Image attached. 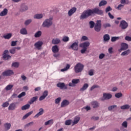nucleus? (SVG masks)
Returning a JSON list of instances; mask_svg holds the SVG:
<instances>
[{
	"instance_id": "1",
	"label": "nucleus",
	"mask_w": 131,
	"mask_h": 131,
	"mask_svg": "<svg viewBox=\"0 0 131 131\" xmlns=\"http://www.w3.org/2000/svg\"><path fill=\"white\" fill-rule=\"evenodd\" d=\"M103 10H100L98 8H95L93 9H88L83 12L80 16V19L81 20L86 19V18H89L90 16H93L95 14L97 15H103Z\"/></svg>"
},
{
	"instance_id": "2",
	"label": "nucleus",
	"mask_w": 131,
	"mask_h": 131,
	"mask_svg": "<svg viewBox=\"0 0 131 131\" xmlns=\"http://www.w3.org/2000/svg\"><path fill=\"white\" fill-rule=\"evenodd\" d=\"M90 45V43L89 41L84 42L80 44V48H82V49L80 50L82 54L85 53V52L86 50H88V48H89Z\"/></svg>"
},
{
	"instance_id": "3",
	"label": "nucleus",
	"mask_w": 131,
	"mask_h": 131,
	"mask_svg": "<svg viewBox=\"0 0 131 131\" xmlns=\"http://www.w3.org/2000/svg\"><path fill=\"white\" fill-rule=\"evenodd\" d=\"M53 25V18L50 17L49 19H46L42 23V26L43 27H47L49 28Z\"/></svg>"
},
{
	"instance_id": "4",
	"label": "nucleus",
	"mask_w": 131,
	"mask_h": 131,
	"mask_svg": "<svg viewBox=\"0 0 131 131\" xmlns=\"http://www.w3.org/2000/svg\"><path fill=\"white\" fill-rule=\"evenodd\" d=\"M83 68H84V66L81 64V63L79 62L75 66L74 69L75 70V72L76 73H79L83 70Z\"/></svg>"
},
{
	"instance_id": "5",
	"label": "nucleus",
	"mask_w": 131,
	"mask_h": 131,
	"mask_svg": "<svg viewBox=\"0 0 131 131\" xmlns=\"http://www.w3.org/2000/svg\"><path fill=\"white\" fill-rule=\"evenodd\" d=\"M102 29V21L101 20H97L95 25L94 26V30L96 31V32H100L101 31V29Z\"/></svg>"
},
{
	"instance_id": "6",
	"label": "nucleus",
	"mask_w": 131,
	"mask_h": 131,
	"mask_svg": "<svg viewBox=\"0 0 131 131\" xmlns=\"http://www.w3.org/2000/svg\"><path fill=\"white\" fill-rule=\"evenodd\" d=\"M57 88H59L60 90H67L68 89V88L67 87L68 86V85H66L65 83L64 82H58L57 84Z\"/></svg>"
},
{
	"instance_id": "7",
	"label": "nucleus",
	"mask_w": 131,
	"mask_h": 131,
	"mask_svg": "<svg viewBox=\"0 0 131 131\" xmlns=\"http://www.w3.org/2000/svg\"><path fill=\"white\" fill-rule=\"evenodd\" d=\"M14 74V72L13 70H6L2 73V75L3 76H11Z\"/></svg>"
},
{
	"instance_id": "8",
	"label": "nucleus",
	"mask_w": 131,
	"mask_h": 131,
	"mask_svg": "<svg viewBox=\"0 0 131 131\" xmlns=\"http://www.w3.org/2000/svg\"><path fill=\"white\" fill-rule=\"evenodd\" d=\"M112 98V95L109 93H103V97L100 98L101 101H104L105 100H109Z\"/></svg>"
},
{
	"instance_id": "9",
	"label": "nucleus",
	"mask_w": 131,
	"mask_h": 131,
	"mask_svg": "<svg viewBox=\"0 0 131 131\" xmlns=\"http://www.w3.org/2000/svg\"><path fill=\"white\" fill-rule=\"evenodd\" d=\"M128 27V24L125 20H123L121 21L120 24V27H121V29L124 30L126 29L127 27Z\"/></svg>"
},
{
	"instance_id": "10",
	"label": "nucleus",
	"mask_w": 131,
	"mask_h": 131,
	"mask_svg": "<svg viewBox=\"0 0 131 131\" xmlns=\"http://www.w3.org/2000/svg\"><path fill=\"white\" fill-rule=\"evenodd\" d=\"M73 51H78V42H74L69 48Z\"/></svg>"
},
{
	"instance_id": "11",
	"label": "nucleus",
	"mask_w": 131,
	"mask_h": 131,
	"mask_svg": "<svg viewBox=\"0 0 131 131\" xmlns=\"http://www.w3.org/2000/svg\"><path fill=\"white\" fill-rule=\"evenodd\" d=\"M7 54H9V50H5L3 53V58L4 60H9V59H11V56L7 55Z\"/></svg>"
},
{
	"instance_id": "12",
	"label": "nucleus",
	"mask_w": 131,
	"mask_h": 131,
	"mask_svg": "<svg viewBox=\"0 0 131 131\" xmlns=\"http://www.w3.org/2000/svg\"><path fill=\"white\" fill-rule=\"evenodd\" d=\"M128 49V45L126 43H122L121 44V49L119 50V52H121V51H125Z\"/></svg>"
},
{
	"instance_id": "13",
	"label": "nucleus",
	"mask_w": 131,
	"mask_h": 131,
	"mask_svg": "<svg viewBox=\"0 0 131 131\" xmlns=\"http://www.w3.org/2000/svg\"><path fill=\"white\" fill-rule=\"evenodd\" d=\"M45 113V111L43 110V108H40L39 109V112L37 113L34 117V118H38L39 116L42 115Z\"/></svg>"
},
{
	"instance_id": "14",
	"label": "nucleus",
	"mask_w": 131,
	"mask_h": 131,
	"mask_svg": "<svg viewBox=\"0 0 131 131\" xmlns=\"http://www.w3.org/2000/svg\"><path fill=\"white\" fill-rule=\"evenodd\" d=\"M92 107L94 109L96 108H99L100 106V104L97 101H93L91 103Z\"/></svg>"
},
{
	"instance_id": "15",
	"label": "nucleus",
	"mask_w": 131,
	"mask_h": 131,
	"mask_svg": "<svg viewBox=\"0 0 131 131\" xmlns=\"http://www.w3.org/2000/svg\"><path fill=\"white\" fill-rule=\"evenodd\" d=\"M76 11H77V8H76V7H73L68 11V16H69V17L71 16V15L73 14H74V13H75Z\"/></svg>"
},
{
	"instance_id": "16",
	"label": "nucleus",
	"mask_w": 131,
	"mask_h": 131,
	"mask_svg": "<svg viewBox=\"0 0 131 131\" xmlns=\"http://www.w3.org/2000/svg\"><path fill=\"white\" fill-rule=\"evenodd\" d=\"M43 45V42L41 41H38L34 44V47L37 49V50H40V48Z\"/></svg>"
},
{
	"instance_id": "17",
	"label": "nucleus",
	"mask_w": 131,
	"mask_h": 131,
	"mask_svg": "<svg viewBox=\"0 0 131 131\" xmlns=\"http://www.w3.org/2000/svg\"><path fill=\"white\" fill-rule=\"evenodd\" d=\"M79 120H80V117L76 116L74 119V121L72 123V126L75 125V124H77L79 122Z\"/></svg>"
},
{
	"instance_id": "18",
	"label": "nucleus",
	"mask_w": 131,
	"mask_h": 131,
	"mask_svg": "<svg viewBox=\"0 0 131 131\" xmlns=\"http://www.w3.org/2000/svg\"><path fill=\"white\" fill-rule=\"evenodd\" d=\"M69 104V101L66 99H64L61 103L60 106L61 107V108H64V107H66V106H68Z\"/></svg>"
},
{
	"instance_id": "19",
	"label": "nucleus",
	"mask_w": 131,
	"mask_h": 131,
	"mask_svg": "<svg viewBox=\"0 0 131 131\" xmlns=\"http://www.w3.org/2000/svg\"><path fill=\"white\" fill-rule=\"evenodd\" d=\"M17 106L16 105V102H13L11 103L8 107V110H15Z\"/></svg>"
},
{
	"instance_id": "20",
	"label": "nucleus",
	"mask_w": 131,
	"mask_h": 131,
	"mask_svg": "<svg viewBox=\"0 0 131 131\" xmlns=\"http://www.w3.org/2000/svg\"><path fill=\"white\" fill-rule=\"evenodd\" d=\"M59 47H58V46L57 45H55L53 46L52 48V51L53 53H58L59 52Z\"/></svg>"
},
{
	"instance_id": "21",
	"label": "nucleus",
	"mask_w": 131,
	"mask_h": 131,
	"mask_svg": "<svg viewBox=\"0 0 131 131\" xmlns=\"http://www.w3.org/2000/svg\"><path fill=\"white\" fill-rule=\"evenodd\" d=\"M8 15V9L5 8L3 11L0 13V16L3 17L4 16H7Z\"/></svg>"
},
{
	"instance_id": "22",
	"label": "nucleus",
	"mask_w": 131,
	"mask_h": 131,
	"mask_svg": "<svg viewBox=\"0 0 131 131\" xmlns=\"http://www.w3.org/2000/svg\"><path fill=\"white\" fill-rule=\"evenodd\" d=\"M60 42H61V40H60V39L58 38L53 39L52 40V43L53 45H58V43H60Z\"/></svg>"
},
{
	"instance_id": "23",
	"label": "nucleus",
	"mask_w": 131,
	"mask_h": 131,
	"mask_svg": "<svg viewBox=\"0 0 131 131\" xmlns=\"http://www.w3.org/2000/svg\"><path fill=\"white\" fill-rule=\"evenodd\" d=\"M38 99V97L37 96L33 97L29 101V103L30 104V105H31V104H33L34 102H36Z\"/></svg>"
},
{
	"instance_id": "24",
	"label": "nucleus",
	"mask_w": 131,
	"mask_h": 131,
	"mask_svg": "<svg viewBox=\"0 0 131 131\" xmlns=\"http://www.w3.org/2000/svg\"><path fill=\"white\" fill-rule=\"evenodd\" d=\"M43 17L42 14H37L34 15V19H41Z\"/></svg>"
},
{
	"instance_id": "25",
	"label": "nucleus",
	"mask_w": 131,
	"mask_h": 131,
	"mask_svg": "<svg viewBox=\"0 0 131 131\" xmlns=\"http://www.w3.org/2000/svg\"><path fill=\"white\" fill-rule=\"evenodd\" d=\"M89 88V84L88 83H85L83 85L82 88L80 89V92H83V91H85Z\"/></svg>"
},
{
	"instance_id": "26",
	"label": "nucleus",
	"mask_w": 131,
	"mask_h": 131,
	"mask_svg": "<svg viewBox=\"0 0 131 131\" xmlns=\"http://www.w3.org/2000/svg\"><path fill=\"white\" fill-rule=\"evenodd\" d=\"M28 10V6L23 5L21 6V8L20 9V12H25V11H27Z\"/></svg>"
},
{
	"instance_id": "27",
	"label": "nucleus",
	"mask_w": 131,
	"mask_h": 131,
	"mask_svg": "<svg viewBox=\"0 0 131 131\" xmlns=\"http://www.w3.org/2000/svg\"><path fill=\"white\" fill-rule=\"evenodd\" d=\"M11 125L10 123H6L5 124H4V127L6 129H7V130H9V129L11 128Z\"/></svg>"
},
{
	"instance_id": "28",
	"label": "nucleus",
	"mask_w": 131,
	"mask_h": 131,
	"mask_svg": "<svg viewBox=\"0 0 131 131\" xmlns=\"http://www.w3.org/2000/svg\"><path fill=\"white\" fill-rule=\"evenodd\" d=\"M20 32L21 34H23V35H25L27 34V30H26V28H24L20 29Z\"/></svg>"
},
{
	"instance_id": "29",
	"label": "nucleus",
	"mask_w": 131,
	"mask_h": 131,
	"mask_svg": "<svg viewBox=\"0 0 131 131\" xmlns=\"http://www.w3.org/2000/svg\"><path fill=\"white\" fill-rule=\"evenodd\" d=\"M103 40L104 41H108V40H110V36L107 34H105L103 36Z\"/></svg>"
},
{
	"instance_id": "30",
	"label": "nucleus",
	"mask_w": 131,
	"mask_h": 131,
	"mask_svg": "<svg viewBox=\"0 0 131 131\" xmlns=\"http://www.w3.org/2000/svg\"><path fill=\"white\" fill-rule=\"evenodd\" d=\"M30 108V104H27L25 105H23L21 107V110H27V109H29Z\"/></svg>"
},
{
	"instance_id": "31",
	"label": "nucleus",
	"mask_w": 131,
	"mask_h": 131,
	"mask_svg": "<svg viewBox=\"0 0 131 131\" xmlns=\"http://www.w3.org/2000/svg\"><path fill=\"white\" fill-rule=\"evenodd\" d=\"M4 38L5 39H10L11 37H12V34L11 33H8L6 35H4L3 36Z\"/></svg>"
},
{
	"instance_id": "32",
	"label": "nucleus",
	"mask_w": 131,
	"mask_h": 131,
	"mask_svg": "<svg viewBox=\"0 0 131 131\" xmlns=\"http://www.w3.org/2000/svg\"><path fill=\"white\" fill-rule=\"evenodd\" d=\"M107 5V1L105 0L101 1L99 4V7H102V6H106Z\"/></svg>"
},
{
	"instance_id": "33",
	"label": "nucleus",
	"mask_w": 131,
	"mask_h": 131,
	"mask_svg": "<svg viewBox=\"0 0 131 131\" xmlns=\"http://www.w3.org/2000/svg\"><path fill=\"white\" fill-rule=\"evenodd\" d=\"M130 53V50L129 49L121 53V56H127V55H128V54H129Z\"/></svg>"
},
{
	"instance_id": "34",
	"label": "nucleus",
	"mask_w": 131,
	"mask_h": 131,
	"mask_svg": "<svg viewBox=\"0 0 131 131\" xmlns=\"http://www.w3.org/2000/svg\"><path fill=\"white\" fill-rule=\"evenodd\" d=\"M53 123H54V120L51 119V120H49L48 121L46 122L45 123V125H49L50 124L52 125V124H53Z\"/></svg>"
},
{
	"instance_id": "35",
	"label": "nucleus",
	"mask_w": 131,
	"mask_h": 131,
	"mask_svg": "<svg viewBox=\"0 0 131 131\" xmlns=\"http://www.w3.org/2000/svg\"><path fill=\"white\" fill-rule=\"evenodd\" d=\"M129 108H130V106H129V105L128 104H125L121 106V109H122V110L129 109Z\"/></svg>"
},
{
	"instance_id": "36",
	"label": "nucleus",
	"mask_w": 131,
	"mask_h": 131,
	"mask_svg": "<svg viewBox=\"0 0 131 131\" xmlns=\"http://www.w3.org/2000/svg\"><path fill=\"white\" fill-rule=\"evenodd\" d=\"M32 113H33V112L32 111L28 113L25 116H24V117H23V119H26V118H27V117H29V116H30V115H31Z\"/></svg>"
},
{
	"instance_id": "37",
	"label": "nucleus",
	"mask_w": 131,
	"mask_h": 131,
	"mask_svg": "<svg viewBox=\"0 0 131 131\" xmlns=\"http://www.w3.org/2000/svg\"><path fill=\"white\" fill-rule=\"evenodd\" d=\"M41 34H42L41 31H38L37 32H36V33L34 35V36L37 38L40 37V36H41Z\"/></svg>"
},
{
	"instance_id": "38",
	"label": "nucleus",
	"mask_w": 131,
	"mask_h": 131,
	"mask_svg": "<svg viewBox=\"0 0 131 131\" xmlns=\"http://www.w3.org/2000/svg\"><path fill=\"white\" fill-rule=\"evenodd\" d=\"M70 68V64H67L66 68L64 69H62L61 70V72H64V71H67V70H68Z\"/></svg>"
},
{
	"instance_id": "39",
	"label": "nucleus",
	"mask_w": 131,
	"mask_h": 131,
	"mask_svg": "<svg viewBox=\"0 0 131 131\" xmlns=\"http://www.w3.org/2000/svg\"><path fill=\"white\" fill-rule=\"evenodd\" d=\"M117 107V105H112L108 107V111H112L114 108H116Z\"/></svg>"
},
{
	"instance_id": "40",
	"label": "nucleus",
	"mask_w": 131,
	"mask_h": 131,
	"mask_svg": "<svg viewBox=\"0 0 131 131\" xmlns=\"http://www.w3.org/2000/svg\"><path fill=\"white\" fill-rule=\"evenodd\" d=\"M120 3L122 4V5L124 4L126 5H128V4H129V1H128V0H121Z\"/></svg>"
},
{
	"instance_id": "41",
	"label": "nucleus",
	"mask_w": 131,
	"mask_h": 131,
	"mask_svg": "<svg viewBox=\"0 0 131 131\" xmlns=\"http://www.w3.org/2000/svg\"><path fill=\"white\" fill-rule=\"evenodd\" d=\"M13 85L12 84L8 85L6 87L5 89L6 91H11V89H13Z\"/></svg>"
},
{
	"instance_id": "42",
	"label": "nucleus",
	"mask_w": 131,
	"mask_h": 131,
	"mask_svg": "<svg viewBox=\"0 0 131 131\" xmlns=\"http://www.w3.org/2000/svg\"><path fill=\"white\" fill-rule=\"evenodd\" d=\"M89 25H90V28H94V27H95V22H94V21H90L89 22Z\"/></svg>"
},
{
	"instance_id": "43",
	"label": "nucleus",
	"mask_w": 131,
	"mask_h": 131,
	"mask_svg": "<svg viewBox=\"0 0 131 131\" xmlns=\"http://www.w3.org/2000/svg\"><path fill=\"white\" fill-rule=\"evenodd\" d=\"M72 82L74 84H77V83H78V82H79V79H74L72 80Z\"/></svg>"
},
{
	"instance_id": "44",
	"label": "nucleus",
	"mask_w": 131,
	"mask_h": 131,
	"mask_svg": "<svg viewBox=\"0 0 131 131\" xmlns=\"http://www.w3.org/2000/svg\"><path fill=\"white\" fill-rule=\"evenodd\" d=\"M26 96V93H25V92H22L21 93H20V94H19L18 95V98H19V99L22 98V97H24Z\"/></svg>"
},
{
	"instance_id": "45",
	"label": "nucleus",
	"mask_w": 131,
	"mask_h": 131,
	"mask_svg": "<svg viewBox=\"0 0 131 131\" xmlns=\"http://www.w3.org/2000/svg\"><path fill=\"white\" fill-rule=\"evenodd\" d=\"M103 28H107V27H111V25H110V24L109 23H105V24H104L103 25H102Z\"/></svg>"
},
{
	"instance_id": "46",
	"label": "nucleus",
	"mask_w": 131,
	"mask_h": 131,
	"mask_svg": "<svg viewBox=\"0 0 131 131\" xmlns=\"http://www.w3.org/2000/svg\"><path fill=\"white\" fill-rule=\"evenodd\" d=\"M115 96L116 97V98H118V99H119V98H121V97H122V93H116Z\"/></svg>"
},
{
	"instance_id": "47",
	"label": "nucleus",
	"mask_w": 131,
	"mask_h": 131,
	"mask_svg": "<svg viewBox=\"0 0 131 131\" xmlns=\"http://www.w3.org/2000/svg\"><path fill=\"white\" fill-rule=\"evenodd\" d=\"M62 41L64 42H67V41H69V37L64 36L62 38Z\"/></svg>"
},
{
	"instance_id": "48",
	"label": "nucleus",
	"mask_w": 131,
	"mask_h": 131,
	"mask_svg": "<svg viewBox=\"0 0 131 131\" xmlns=\"http://www.w3.org/2000/svg\"><path fill=\"white\" fill-rule=\"evenodd\" d=\"M118 39H119V37H112L111 38V41L114 42V41H116Z\"/></svg>"
},
{
	"instance_id": "49",
	"label": "nucleus",
	"mask_w": 131,
	"mask_h": 131,
	"mask_svg": "<svg viewBox=\"0 0 131 131\" xmlns=\"http://www.w3.org/2000/svg\"><path fill=\"white\" fill-rule=\"evenodd\" d=\"M34 124V122H31L30 123H28V124H26L25 126V127H29V126H31V125H33Z\"/></svg>"
},
{
	"instance_id": "50",
	"label": "nucleus",
	"mask_w": 131,
	"mask_h": 131,
	"mask_svg": "<svg viewBox=\"0 0 131 131\" xmlns=\"http://www.w3.org/2000/svg\"><path fill=\"white\" fill-rule=\"evenodd\" d=\"M89 39V38H88L86 36H83L81 38V41H84L85 40H88Z\"/></svg>"
},
{
	"instance_id": "51",
	"label": "nucleus",
	"mask_w": 131,
	"mask_h": 131,
	"mask_svg": "<svg viewBox=\"0 0 131 131\" xmlns=\"http://www.w3.org/2000/svg\"><path fill=\"white\" fill-rule=\"evenodd\" d=\"M31 22H32V20L31 19H28V20L25 21V25H29V24H30V23Z\"/></svg>"
},
{
	"instance_id": "52",
	"label": "nucleus",
	"mask_w": 131,
	"mask_h": 131,
	"mask_svg": "<svg viewBox=\"0 0 131 131\" xmlns=\"http://www.w3.org/2000/svg\"><path fill=\"white\" fill-rule=\"evenodd\" d=\"M48 95H49V92L46 90L43 92L42 96H43V97H45V98H47Z\"/></svg>"
},
{
	"instance_id": "53",
	"label": "nucleus",
	"mask_w": 131,
	"mask_h": 131,
	"mask_svg": "<svg viewBox=\"0 0 131 131\" xmlns=\"http://www.w3.org/2000/svg\"><path fill=\"white\" fill-rule=\"evenodd\" d=\"M12 66L15 67V68H18V67H19V62H13Z\"/></svg>"
},
{
	"instance_id": "54",
	"label": "nucleus",
	"mask_w": 131,
	"mask_h": 131,
	"mask_svg": "<svg viewBox=\"0 0 131 131\" xmlns=\"http://www.w3.org/2000/svg\"><path fill=\"white\" fill-rule=\"evenodd\" d=\"M110 11H112V8H111V7L108 6L105 8V13H108V12H110Z\"/></svg>"
},
{
	"instance_id": "55",
	"label": "nucleus",
	"mask_w": 131,
	"mask_h": 131,
	"mask_svg": "<svg viewBox=\"0 0 131 131\" xmlns=\"http://www.w3.org/2000/svg\"><path fill=\"white\" fill-rule=\"evenodd\" d=\"M9 52H10V54L14 55V54H15L16 53V49H15V48H13L12 49H10L9 50Z\"/></svg>"
},
{
	"instance_id": "56",
	"label": "nucleus",
	"mask_w": 131,
	"mask_h": 131,
	"mask_svg": "<svg viewBox=\"0 0 131 131\" xmlns=\"http://www.w3.org/2000/svg\"><path fill=\"white\" fill-rule=\"evenodd\" d=\"M72 120H68L66 121L65 124L66 125H70L71 124Z\"/></svg>"
},
{
	"instance_id": "57",
	"label": "nucleus",
	"mask_w": 131,
	"mask_h": 131,
	"mask_svg": "<svg viewBox=\"0 0 131 131\" xmlns=\"http://www.w3.org/2000/svg\"><path fill=\"white\" fill-rule=\"evenodd\" d=\"M122 126H123V127H125V128H126V127H127V122L124 121L122 123Z\"/></svg>"
},
{
	"instance_id": "58",
	"label": "nucleus",
	"mask_w": 131,
	"mask_h": 131,
	"mask_svg": "<svg viewBox=\"0 0 131 131\" xmlns=\"http://www.w3.org/2000/svg\"><path fill=\"white\" fill-rule=\"evenodd\" d=\"M61 101V97H58L55 99V104H59Z\"/></svg>"
},
{
	"instance_id": "59",
	"label": "nucleus",
	"mask_w": 131,
	"mask_h": 131,
	"mask_svg": "<svg viewBox=\"0 0 131 131\" xmlns=\"http://www.w3.org/2000/svg\"><path fill=\"white\" fill-rule=\"evenodd\" d=\"M9 102H6L3 104L2 106L4 107V108H6V107H8V106H9Z\"/></svg>"
},
{
	"instance_id": "60",
	"label": "nucleus",
	"mask_w": 131,
	"mask_h": 131,
	"mask_svg": "<svg viewBox=\"0 0 131 131\" xmlns=\"http://www.w3.org/2000/svg\"><path fill=\"white\" fill-rule=\"evenodd\" d=\"M99 88V85H94L93 86H92L91 88V91H93V90H95V89H97Z\"/></svg>"
},
{
	"instance_id": "61",
	"label": "nucleus",
	"mask_w": 131,
	"mask_h": 131,
	"mask_svg": "<svg viewBox=\"0 0 131 131\" xmlns=\"http://www.w3.org/2000/svg\"><path fill=\"white\" fill-rule=\"evenodd\" d=\"M17 45V41H12L11 42V47H15Z\"/></svg>"
},
{
	"instance_id": "62",
	"label": "nucleus",
	"mask_w": 131,
	"mask_h": 131,
	"mask_svg": "<svg viewBox=\"0 0 131 131\" xmlns=\"http://www.w3.org/2000/svg\"><path fill=\"white\" fill-rule=\"evenodd\" d=\"M109 54H113V48L111 47L108 49Z\"/></svg>"
},
{
	"instance_id": "63",
	"label": "nucleus",
	"mask_w": 131,
	"mask_h": 131,
	"mask_svg": "<svg viewBox=\"0 0 131 131\" xmlns=\"http://www.w3.org/2000/svg\"><path fill=\"white\" fill-rule=\"evenodd\" d=\"M105 57V55L103 53H101L99 55V59H103Z\"/></svg>"
},
{
	"instance_id": "64",
	"label": "nucleus",
	"mask_w": 131,
	"mask_h": 131,
	"mask_svg": "<svg viewBox=\"0 0 131 131\" xmlns=\"http://www.w3.org/2000/svg\"><path fill=\"white\" fill-rule=\"evenodd\" d=\"M125 40H127V41H131V37L127 36L125 38Z\"/></svg>"
}]
</instances>
